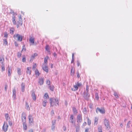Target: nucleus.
<instances>
[{
    "instance_id": "nucleus-1",
    "label": "nucleus",
    "mask_w": 132,
    "mask_h": 132,
    "mask_svg": "<svg viewBox=\"0 0 132 132\" xmlns=\"http://www.w3.org/2000/svg\"><path fill=\"white\" fill-rule=\"evenodd\" d=\"M13 37L15 39H16V38H17V40L20 42H21L22 39V36L18 34H14Z\"/></svg>"
},
{
    "instance_id": "nucleus-2",
    "label": "nucleus",
    "mask_w": 132,
    "mask_h": 132,
    "mask_svg": "<svg viewBox=\"0 0 132 132\" xmlns=\"http://www.w3.org/2000/svg\"><path fill=\"white\" fill-rule=\"evenodd\" d=\"M104 124L107 129L109 130L110 128L109 121L106 119H105L104 121Z\"/></svg>"
},
{
    "instance_id": "nucleus-3",
    "label": "nucleus",
    "mask_w": 132,
    "mask_h": 132,
    "mask_svg": "<svg viewBox=\"0 0 132 132\" xmlns=\"http://www.w3.org/2000/svg\"><path fill=\"white\" fill-rule=\"evenodd\" d=\"M98 112H99L101 114H104L105 113V110L103 108H97L96 109V112L97 113H98Z\"/></svg>"
},
{
    "instance_id": "nucleus-4",
    "label": "nucleus",
    "mask_w": 132,
    "mask_h": 132,
    "mask_svg": "<svg viewBox=\"0 0 132 132\" xmlns=\"http://www.w3.org/2000/svg\"><path fill=\"white\" fill-rule=\"evenodd\" d=\"M8 126L7 122H4L3 126V129L5 132H6L7 130Z\"/></svg>"
},
{
    "instance_id": "nucleus-5",
    "label": "nucleus",
    "mask_w": 132,
    "mask_h": 132,
    "mask_svg": "<svg viewBox=\"0 0 132 132\" xmlns=\"http://www.w3.org/2000/svg\"><path fill=\"white\" fill-rule=\"evenodd\" d=\"M22 121L23 123H26V116L25 113L23 112L22 113Z\"/></svg>"
},
{
    "instance_id": "nucleus-6",
    "label": "nucleus",
    "mask_w": 132,
    "mask_h": 132,
    "mask_svg": "<svg viewBox=\"0 0 132 132\" xmlns=\"http://www.w3.org/2000/svg\"><path fill=\"white\" fill-rule=\"evenodd\" d=\"M54 98H50L49 99V103L50 104V106H53L54 105Z\"/></svg>"
},
{
    "instance_id": "nucleus-7",
    "label": "nucleus",
    "mask_w": 132,
    "mask_h": 132,
    "mask_svg": "<svg viewBox=\"0 0 132 132\" xmlns=\"http://www.w3.org/2000/svg\"><path fill=\"white\" fill-rule=\"evenodd\" d=\"M73 115H71L70 117L69 122H71L72 125L74 126H75V121H74L73 120Z\"/></svg>"
},
{
    "instance_id": "nucleus-8",
    "label": "nucleus",
    "mask_w": 132,
    "mask_h": 132,
    "mask_svg": "<svg viewBox=\"0 0 132 132\" xmlns=\"http://www.w3.org/2000/svg\"><path fill=\"white\" fill-rule=\"evenodd\" d=\"M28 119L30 124H31V125H32V123L33 122V118L31 115H29L28 116Z\"/></svg>"
},
{
    "instance_id": "nucleus-9",
    "label": "nucleus",
    "mask_w": 132,
    "mask_h": 132,
    "mask_svg": "<svg viewBox=\"0 0 132 132\" xmlns=\"http://www.w3.org/2000/svg\"><path fill=\"white\" fill-rule=\"evenodd\" d=\"M19 23L18 24L16 25V27L17 28H18L19 27V25L20 24L21 25L22 24V19L21 17V15L19 17Z\"/></svg>"
},
{
    "instance_id": "nucleus-10",
    "label": "nucleus",
    "mask_w": 132,
    "mask_h": 132,
    "mask_svg": "<svg viewBox=\"0 0 132 132\" xmlns=\"http://www.w3.org/2000/svg\"><path fill=\"white\" fill-rule=\"evenodd\" d=\"M56 121V120H54L52 121V125L51 126L52 130L54 131L55 128V124Z\"/></svg>"
},
{
    "instance_id": "nucleus-11",
    "label": "nucleus",
    "mask_w": 132,
    "mask_h": 132,
    "mask_svg": "<svg viewBox=\"0 0 132 132\" xmlns=\"http://www.w3.org/2000/svg\"><path fill=\"white\" fill-rule=\"evenodd\" d=\"M82 118L80 114L78 115L77 117V122L78 123H80L81 122Z\"/></svg>"
},
{
    "instance_id": "nucleus-12",
    "label": "nucleus",
    "mask_w": 132,
    "mask_h": 132,
    "mask_svg": "<svg viewBox=\"0 0 132 132\" xmlns=\"http://www.w3.org/2000/svg\"><path fill=\"white\" fill-rule=\"evenodd\" d=\"M89 95L88 93H85L84 94V98L86 100H88L89 99Z\"/></svg>"
},
{
    "instance_id": "nucleus-13",
    "label": "nucleus",
    "mask_w": 132,
    "mask_h": 132,
    "mask_svg": "<svg viewBox=\"0 0 132 132\" xmlns=\"http://www.w3.org/2000/svg\"><path fill=\"white\" fill-rule=\"evenodd\" d=\"M44 78H40L39 79L38 83L40 85H42L44 83Z\"/></svg>"
},
{
    "instance_id": "nucleus-14",
    "label": "nucleus",
    "mask_w": 132,
    "mask_h": 132,
    "mask_svg": "<svg viewBox=\"0 0 132 132\" xmlns=\"http://www.w3.org/2000/svg\"><path fill=\"white\" fill-rule=\"evenodd\" d=\"M13 97L14 99H16V91L15 89H14L13 90Z\"/></svg>"
},
{
    "instance_id": "nucleus-15",
    "label": "nucleus",
    "mask_w": 132,
    "mask_h": 132,
    "mask_svg": "<svg viewBox=\"0 0 132 132\" xmlns=\"http://www.w3.org/2000/svg\"><path fill=\"white\" fill-rule=\"evenodd\" d=\"M27 74H29V75H30L31 74V68L30 67H28L27 68Z\"/></svg>"
},
{
    "instance_id": "nucleus-16",
    "label": "nucleus",
    "mask_w": 132,
    "mask_h": 132,
    "mask_svg": "<svg viewBox=\"0 0 132 132\" xmlns=\"http://www.w3.org/2000/svg\"><path fill=\"white\" fill-rule=\"evenodd\" d=\"M42 68L43 70L45 71L47 73H48V68L47 67L46 65H45V66L44 67H42Z\"/></svg>"
},
{
    "instance_id": "nucleus-17",
    "label": "nucleus",
    "mask_w": 132,
    "mask_h": 132,
    "mask_svg": "<svg viewBox=\"0 0 132 132\" xmlns=\"http://www.w3.org/2000/svg\"><path fill=\"white\" fill-rule=\"evenodd\" d=\"M30 42L32 44H34V38L32 37H30L29 39Z\"/></svg>"
},
{
    "instance_id": "nucleus-18",
    "label": "nucleus",
    "mask_w": 132,
    "mask_h": 132,
    "mask_svg": "<svg viewBox=\"0 0 132 132\" xmlns=\"http://www.w3.org/2000/svg\"><path fill=\"white\" fill-rule=\"evenodd\" d=\"M54 105L57 106V105H59V101L58 100L57 98H55L54 99Z\"/></svg>"
},
{
    "instance_id": "nucleus-19",
    "label": "nucleus",
    "mask_w": 132,
    "mask_h": 132,
    "mask_svg": "<svg viewBox=\"0 0 132 132\" xmlns=\"http://www.w3.org/2000/svg\"><path fill=\"white\" fill-rule=\"evenodd\" d=\"M21 91L22 92H24V91L25 84L22 83L21 85Z\"/></svg>"
},
{
    "instance_id": "nucleus-20",
    "label": "nucleus",
    "mask_w": 132,
    "mask_h": 132,
    "mask_svg": "<svg viewBox=\"0 0 132 132\" xmlns=\"http://www.w3.org/2000/svg\"><path fill=\"white\" fill-rule=\"evenodd\" d=\"M31 95L33 100L35 101L36 99V95L34 92H33L32 93Z\"/></svg>"
},
{
    "instance_id": "nucleus-21",
    "label": "nucleus",
    "mask_w": 132,
    "mask_h": 132,
    "mask_svg": "<svg viewBox=\"0 0 132 132\" xmlns=\"http://www.w3.org/2000/svg\"><path fill=\"white\" fill-rule=\"evenodd\" d=\"M23 129L25 130H26L27 129V126L26 123H23Z\"/></svg>"
},
{
    "instance_id": "nucleus-22",
    "label": "nucleus",
    "mask_w": 132,
    "mask_h": 132,
    "mask_svg": "<svg viewBox=\"0 0 132 132\" xmlns=\"http://www.w3.org/2000/svg\"><path fill=\"white\" fill-rule=\"evenodd\" d=\"M5 119L6 121H7L9 119H10V117L8 113H6L5 114Z\"/></svg>"
},
{
    "instance_id": "nucleus-23",
    "label": "nucleus",
    "mask_w": 132,
    "mask_h": 132,
    "mask_svg": "<svg viewBox=\"0 0 132 132\" xmlns=\"http://www.w3.org/2000/svg\"><path fill=\"white\" fill-rule=\"evenodd\" d=\"M12 21L14 25L16 24V21H15V17L14 16H13L12 17Z\"/></svg>"
},
{
    "instance_id": "nucleus-24",
    "label": "nucleus",
    "mask_w": 132,
    "mask_h": 132,
    "mask_svg": "<svg viewBox=\"0 0 132 132\" xmlns=\"http://www.w3.org/2000/svg\"><path fill=\"white\" fill-rule=\"evenodd\" d=\"M74 87L75 88V89L72 88L71 89L72 91H75L77 90L78 89V87L76 85L74 86Z\"/></svg>"
},
{
    "instance_id": "nucleus-25",
    "label": "nucleus",
    "mask_w": 132,
    "mask_h": 132,
    "mask_svg": "<svg viewBox=\"0 0 132 132\" xmlns=\"http://www.w3.org/2000/svg\"><path fill=\"white\" fill-rule=\"evenodd\" d=\"M74 70L73 67H72L71 70V75L73 76L74 75Z\"/></svg>"
},
{
    "instance_id": "nucleus-26",
    "label": "nucleus",
    "mask_w": 132,
    "mask_h": 132,
    "mask_svg": "<svg viewBox=\"0 0 132 132\" xmlns=\"http://www.w3.org/2000/svg\"><path fill=\"white\" fill-rule=\"evenodd\" d=\"M47 102V101L46 100H45L43 101L42 104L43 106L45 107L46 106V103Z\"/></svg>"
},
{
    "instance_id": "nucleus-27",
    "label": "nucleus",
    "mask_w": 132,
    "mask_h": 132,
    "mask_svg": "<svg viewBox=\"0 0 132 132\" xmlns=\"http://www.w3.org/2000/svg\"><path fill=\"white\" fill-rule=\"evenodd\" d=\"M98 119L97 118L95 117L94 119V124H97L98 123Z\"/></svg>"
},
{
    "instance_id": "nucleus-28",
    "label": "nucleus",
    "mask_w": 132,
    "mask_h": 132,
    "mask_svg": "<svg viewBox=\"0 0 132 132\" xmlns=\"http://www.w3.org/2000/svg\"><path fill=\"white\" fill-rule=\"evenodd\" d=\"M114 95L115 97L117 99H118L119 98V96H118L117 93L116 92H114Z\"/></svg>"
},
{
    "instance_id": "nucleus-29",
    "label": "nucleus",
    "mask_w": 132,
    "mask_h": 132,
    "mask_svg": "<svg viewBox=\"0 0 132 132\" xmlns=\"http://www.w3.org/2000/svg\"><path fill=\"white\" fill-rule=\"evenodd\" d=\"M7 71L9 73L8 76H10L11 75V72L12 71L10 69V68H9Z\"/></svg>"
},
{
    "instance_id": "nucleus-30",
    "label": "nucleus",
    "mask_w": 132,
    "mask_h": 132,
    "mask_svg": "<svg viewBox=\"0 0 132 132\" xmlns=\"http://www.w3.org/2000/svg\"><path fill=\"white\" fill-rule=\"evenodd\" d=\"M95 98L97 100H98L99 97L98 95V94L96 92L95 93Z\"/></svg>"
},
{
    "instance_id": "nucleus-31",
    "label": "nucleus",
    "mask_w": 132,
    "mask_h": 132,
    "mask_svg": "<svg viewBox=\"0 0 132 132\" xmlns=\"http://www.w3.org/2000/svg\"><path fill=\"white\" fill-rule=\"evenodd\" d=\"M18 73L19 75H20L21 74V70L20 68H17Z\"/></svg>"
},
{
    "instance_id": "nucleus-32",
    "label": "nucleus",
    "mask_w": 132,
    "mask_h": 132,
    "mask_svg": "<svg viewBox=\"0 0 132 132\" xmlns=\"http://www.w3.org/2000/svg\"><path fill=\"white\" fill-rule=\"evenodd\" d=\"M26 108L28 110H30V108L29 107V106L28 103L27 102H26Z\"/></svg>"
},
{
    "instance_id": "nucleus-33",
    "label": "nucleus",
    "mask_w": 132,
    "mask_h": 132,
    "mask_svg": "<svg viewBox=\"0 0 132 132\" xmlns=\"http://www.w3.org/2000/svg\"><path fill=\"white\" fill-rule=\"evenodd\" d=\"M44 97H45V98L46 99H47L48 98H49V96L47 93H46L45 94Z\"/></svg>"
},
{
    "instance_id": "nucleus-34",
    "label": "nucleus",
    "mask_w": 132,
    "mask_h": 132,
    "mask_svg": "<svg viewBox=\"0 0 132 132\" xmlns=\"http://www.w3.org/2000/svg\"><path fill=\"white\" fill-rule=\"evenodd\" d=\"M73 112L75 113H77L76 109L75 107H73Z\"/></svg>"
},
{
    "instance_id": "nucleus-35",
    "label": "nucleus",
    "mask_w": 132,
    "mask_h": 132,
    "mask_svg": "<svg viewBox=\"0 0 132 132\" xmlns=\"http://www.w3.org/2000/svg\"><path fill=\"white\" fill-rule=\"evenodd\" d=\"M3 40L4 44L7 45V39H4Z\"/></svg>"
},
{
    "instance_id": "nucleus-36",
    "label": "nucleus",
    "mask_w": 132,
    "mask_h": 132,
    "mask_svg": "<svg viewBox=\"0 0 132 132\" xmlns=\"http://www.w3.org/2000/svg\"><path fill=\"white\" fill-rule=\"evenodd\" d=\"M74 53H72V61H71V63H73V62H74Z\"/></svg>"
},
{
    "instance_id": "nucleus-37",
    "label": "nucleus",
    "mask_w": 132,
    "mask_h": 132,
    "mask_svg": "<svg viewBox=\"0 0 132 132\" xmlns=\"http://www.w3.org/2000/svg\"><path fill=\"white\" fill-rule=\"evenodd\" d=\"M45 48H46V50L49 53L50 52V50L48 46H47V45L46 46Z\"/></svg>"
},
{
    "instance_id": "nucleus-38",
    "label": "nucleus",
    "mask_w": 132,
    "mask_h": 132,
    "mask_svg": "<svg viewBox=\"0 0 132 132\" xmlns=\"http://www.w3.org/2000/svg\"><path fill=\"white\" fill-rule=\"evenodd\" d=\"M35 74L36 75H37V76H39V73L37 70H36L35 71Z\"/></svg>"
},
{
    "instance_id": "nucleus-39",
    "label": "nucleus",
    "mask_w": 132,
    "mask_h": 132,
    "mask_svg": "<svg viewBox=\"0 0 132 132\" xmlns=\"http://www.w3.org/2000/svg\"><path fill=\"white\" fill-rule=\"evenodd\" d=\"M47 58L46 57H45L44 58V63L46 65V64L47 63Z\"/></svg>"
},
{
    "instance_id": "nucleus-40",
    "label": "nucleus",
    "mask_w": 132,
    "mask_h": 132,
    "mask_svg": "<svg viewBox=\"0 0 132 132\" xmlns=\"http://www.w3.org/2000/svg\"><path fill=\"white\" fill-rule=\"evenodd\" d=\"M36 67V64H34L32 67L33 70H35Z\"/></svg>"
},
{
    "instance_id": "nucleus-41",
    "label": "nucleus",
    "mask_w": 132,
    "mask_h": 132,
    "mask_svg": "<svg viewBox=\"0 0 132 132\" xmlns=\"http://www.w3.org/2000/svg\"><path fill=\"white\" fill-rule=\"evenodd\" d=\"M83 112L85 114H86L87 113V110L86 108H85L84 109Z\"/></svg>"
},
{
    "instance_id": "nucleus-42",
    "label": "nucleus",
    "mask_w": 132,
    "mask_h": 132,
    "mask_svg": "<svg viewBox=\"0 0 132 132\" xmlns=\"http://www.w3.org/2000/svg\"><path fill=\"white\" fill-rule=\"evenodd\" d=\"M4 60V59L3 58H1L0 57V62H1L2 64H3Z\"/></svg>"
},
{
    "instance_id": "nucleus-43",
    "label": "nucleus",
    "mask_w": 132,
    "mask_h": 132,
    "mask_svg": "<svg viewBox=\"0 0 132 132\" xmlns=\"http://www.w3.org/2000/svg\"><path fill=\"white\" fill-rule=\"evenodd\" d=\"M50 89L52 91H53L54 90V87L53 86H49Z\"/></svg>"
},
{
    "instance_id": "nucleus-44",
    "label": "nucleus",
    "mask_w": 132,
    "mask_h": 132,
    "mask_svg": "<svg viewBox=\"0 0 132 132\" xmlns=\"http://www.w3.org/2000/svg\"><path fill=\"white\" fill-rule=\"evenodd\" d=\"M98 132H102V127L101 126L98 128Z\"/></svg>"
},
{
    "instance_id": "nucleus-45",
    "label": "nucleus",
    "mask_w": 132,
    "mask_h": 132,
    "mask_svg": "<svg viewBox=\"0 0 132 132\" xmlns=\"http://www.w3.org/2000/svg\"><path fill=\"white\" fill-rule=\"evenodd\" d=\"M81 85L82 84L81 83H79L78 82H77V83L76 84V85H77L78 87L81 86Z\"/></svg>"
},
{
    "instance_id": "nucleus-46",
    "label": "nucleus",
    "mask_w": 132,
    "mask_h": 132,
    "mask_svg": "<svg viewBox=\"0 0 132 132\" xmlns=\"http://www.w3.org/2000/svg\"><path fill=\"white\" fill-rule=\"evenodd\" d=\"M130 124V121H129L128 122L127 125V128H129V125Z\"/></svg>"
},
{
    "instance_id": "nucleus-47",
    "label": "nucleus",
    "mask_w": 132,
    "mask_h": 132,
    "mask_svg": "<svg viewBox=\"0 0 132 132\" xmlns=\"http://www.w3.org/2000/svg\"><path fill=\"white\" fill-rule=\"evenodd\" d=\"M4 37H5L6 38H7L8 37V34L6 32H5L4 34Z\"/></svg>"
},
{
    "instance_id": "nucleus-48",
    "label": "nucleus",
    "mask_w": 132,
    "mask_h": 132,
    "mask_svg": "<svg viewBox=\"0 0 132 132\" xmlns=\"http://www.w3.org/2000/svg\"><path fill=\"white\" fill-rule=\"evenodd\" d=\"M87 123L89 125H90L91 124V121L90 120H89L88 118V119Z\"/></svg>"
},
{
    "instance_id": "nucleus-49",
    "label": "nucleus",
    "mask_w": 132,
    "mask_h": 132,
    "mask_svg": "<svg viewBox=\"0 0 132 132\" xmlns=\"http://www.w3.org/2000/svg\"><path fill=\"white\" fill-rule=\"evenodd\" d=\"M79 130V127L78 126L76 127V132H78Z\"/></svg>"
},
{
    "instance_id": "nucleus-50",
    "label": "nucleus",
    "mask_w": 132,
    "mask_h": 132,
    "mask_svg": "<svg viewBox=\"0 0 132 132\" xmlns=\"http://www.w3.org/2000/svg\"><path fill=\"white\" fill-rule=\"evenodd\" d=\"M2 67V71H4L5 70V67L3 65L1 66Z\"/></svg>"
},
{
    "instance_id": "nucleus-51",
    "label": "nucleus",
    "mask_w": 132,
    "mask_h": 132,
    "mask_svg": "<svg viewBox=\"0 0 132 132\" xmlns=\"http://www.w3.org/2000/svg\"><path fill=\"white\" fill-rule=\"evenodd\" d=\"M21 53H20L19 52L18 53L17 56H18V57L19 58L21 56Z\"/></svg>"
},
{
    "instance_id": "nucleus-52",
    "label": "nucleus",
    "mask_w": 132,
    "mask_h": 132,
    "mask_svg": "<svg viewBox=\"0 0 132 132\" xmlns=\"http://www.w3.org/2000/svg\"><path fill=\"white\" fill-rule=\"evenodd\" d=\"M9 125L10 126H11L12 125V123L11 121H9Z\"/></svg>"
},
{
    "instance_id": "nucleus-53",
    "label": "nucleus",
    "mask_w": 132,
    "mask_h": 132,
    "mask_svg": "<svg viewBox=\"0 0 132 132\" xmlns=\"http://www.w3.org/2000/svg\"><path fill=\"white\" fill-rule=\"evenodd\" d=\"M86 90L87 91V93H88V92H89V89H88V87L87 86L86 87Z\"/></svg>"
},
{
    "instance_id": "nucleus-54",
    "label": "nucleus",
    "mask_w": 132,
    "mask_h": 132,
    "mask_svg": "<svg viewBox=\"0 0 132 132\" xmlns=\"http://www.w3.org/2000/svg\"><path fill=\"white\" fill-rule=\"evenodd\" d=\"M46 83L48 85H49L50 84V81L49 80H47Z\"/></svg>"
},
{
    "instance_id": "nucleus-55",
    "label": "nucleus",
    "mask_w": 132,
    "mask_h": 132,
    "mask_svg": "<svg viewBox=\"0 0 132 132\" xmlns=\"http://www.w3.org/2000/svg\"><path fill=\"white\" fill-rule=\"evenodd\" d=\"M51 114L52 116H53L54 114V111L53 110H52L51 112Z\"/></svg>"
},
{
    "instance_id": "nucleus-56",
    "label": "nucleus",
    "mask_w": 132,
    "mask_h": 132,
    "mask_svg": "<svg viewBox=\"0 0 132 132\" xmlns=\"http://www.w3.org/2000/svg\"><path fill=\"white\" fill-rule=\"evenodd\" d=\"M77 77L78 78H79L80 77V75H79V73L78 72H77Z\"/></svg>"
},
{
    "instance_id": "nucleus-57",
    "label": "nucleus",
    "mask_w": 132,
    "mask_h": 132,
    "mask_svg": "<svg viewBox=\"0 0 132 132\" xmlns=\"http://www.w3.org/2000/svg\"><path fill=\"white\" fill-rule=\"evenodd\" d=\"M10 33L11 34H13L14 31L13 30H10Z\"/></svg>"
},
{
    "instance_id": "nucleus-58",
    "label": "nucleus",
    "mask_w": 132,
    "mask_h": 132,
    "mask_svg": "<svg viewBox=\"0 0 132 132\" xmlns=\"http://www.w3.org/2000/svg\"><path fill=\"white\" fill-rule=\"evenodd\" d=\"M22 61L23 62H24L26 61V59L24 57H23L22 58Z\"/></svg>"
},
{
    "instance_id": "nucleus-59",
    "label": "nucleus",
    "mask_w": 132,
    "mask_h": 132,
    "mask_svg": "<svg viewBox=\"0 0 132 132\" xmlns=\"http://www.w3.org/2000/svg\"><path fill=\"white\" fill-rule=\"evenodd\" d=\"M7 85H5V90L6 91H7Z\"/></svg>"
},
{
    "instance_id": "nucleus-60",
    "label": "nucleus",
    "mask_w": 132,
    "mask_h": 132,
    "mask_svg": "<svg viewBox=\"0 0 132 132\" xmlns=\"http://www.w3.org/2000/svg\"><path fill=\"white\" fill-rule=\"evenodd\" d=\"M77 64L78 67L79 66L80 64L79 61H77Z\"/></svg>"
},
{
    "instance_id": "nucleus-61",
    "label": "nucleus",
    "mask_w": 132,
    "mask_h": 132,
    "mask_svg": "<svg viewBox=\"0 0 132 132\" xmlns=\"http://www.w3.org/2000/svg\"><path fill=\"white\" fill-rule=\"evenodd\" d=\"M26 48H25V46H23V47L22 51L23 50V51H26Z\"/></svg>"
},
{
    "instance_id": "nucleus-62",
    "label": "nucleus",
    "mask_w": 132,
    "mask_h": 132,
    "mask_svg": "<svg viewBox=\"0 0 132 132\" xmlns=\"http://www.w3.org/2000/svg\"><path fill=\"white\" fill-rule=\"evenodd\" d=\"M37 54L36 53H35L34 54V55H32L33 56H34V57H35L37 56Z\"/></svg>"
},
{
    "instance_id": "nucleus-63",
    "label": "nucleus",
    "mask_w": 132,
    "mask_h": 132,
    "mask_svg": "<svg viewBox=\"0 0 132 132\" xmlns=\"http://www.w3.org/2000/svg\"><path fill=\"white\" fill-rule=\"evenodd\" d=\"M34 56H31L30 58V59H31L32 60L34 59Z\"/></svg>"
},
{
    "instance_id": "nucleus-64",
    "label": "nucleus",
    "mask_w": 132,
    "mask_h": 132,
    "mask_svg": "<svg viewBox=\"0 0 132 132\" xmlns=\"http://www.w3.org/2000/svg\"><path fill=\"white\" fill-rule=\"evenodd\" d=\"M28 132H33V131L32 129H30L29 130Z\"/></svg>"
}]
</instances>
